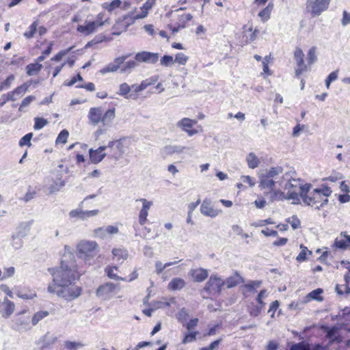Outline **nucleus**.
<instances>
[{
    "label": "nucleus",
    "mask_w": 350,
    "mask_h": 350,
    "mask_svg": "<svg viewBox=\"0 0 350 350\" xmlns=\"http://www.w3.org/2000/svg\"><path fill=\"white\" fill-rule=\"evenodd\" d=\"M52 275L53 282L51 285L59 286L69 284L70 282L78 280L84 273V271L79 270L75 260L66 261L62 259L60 267L56 269H49Z\"/></svg>",
    "instance_id": "f257e3e1"
},
{
    "label": "nucleus",
    "mask_w": 350,
    "mask_h": 350,
    "mask_svg": "<svg viewBox=\"0 0 350 350\" xmlns=\"http://www.w3.org/2000/svg\"><path fill=\"white\" fill-rule=\"evenodd\" d=\"M310 184H305L302 187L301 199L304 202L311 206L319 209L328 202L327 198L331 195L332 190L324 187L321 189H314L311 191Z\"/></svg>",
    "instance_id": "f03ea898"
},
{
    "label": "nucleus",
    "mask_w": 350,
    "mask_h": 350,
    "mask_svg": "<svg viewBox=\"0 0 350 350\" xmlns=\"http://www.w3.org/2000/svg\"><path fill=\"white\" fill-rule=\"evenodd\" d=\"M283 169L282 167H272L265 170L259 175V187L265 191H270L273 190L277 184L282 185L283 179H287V174H282Z\"/></svg>",
    "instance_id": "7ed1b4c3"
},
{
    "label": "nucleus",
    "mask_w": 350,
    "mask_h": 350,
    "mask_svg": "<svg viewBox=\"0 0 350 350\" xmlns=\"http://www.w3.org/2000/svg\"><path fill=\"white\" fill-rule=\"evenodd\" d=\"M47 291L50 293H55L59 297L70 301L78 298L82 292V288L73 282L69 284L59 286L49 285Z\"/></svg>",
    "instance_id": "20e7f679"
},
{
    "label": "nucleus",
    "mask_w": 350,
    "mask_h": 350,
    "mask_svg": "<svg viewBox=\"0 0 350 350\" xmlns=\"http://www.w3.org/2000/svg\"><path fill=\"white\" fill-rule=\"evenodd\" d=\"M79 258L86 259L94 257L98 252V246L96 242L93 241H81L77 247Z\"/></svg>",
    "instance_id": "39448f33"
},
{
    "label": "nucleus",
    "mask_w": 350,
    "mask_h": 350,
    "mask_svg": "<svg viewBox=\"0 0 350 350\" xmlns=\"http://www.w3.org/2000/svg\"><path fill=\"white\" fill-rule=\"evenodd\" d=\"M329 3L330 0H307L306 10L312 17L319 16L328 9Z\"/></svg>",
    "instance_id": "423d86ee"
},
{
    "label": "nucleus",
    "mask_w": 350,
    "mask_h": 350,
    "mask_svg": "<svg viewBox=\"0 0 350 350\" xmlns=\"http://www.w3.org/2000/svg\"><path fill=\"white\" fill-rule=\"evenodd\" d=\"M106 146L109 149V157L116 161L122 158L127 148L123 139L111 141Z\"/></svg>",
    "instance_id": "0eeeda50"
},
{
    "label": "nucleus",
    "mask_w": 350,
    "mask_h": 350,
    "mask_svg": "<svg viewBox=\"0 0 350 350\" xmlns=\"http://www.w3.org/2000/svg\"><path fill=\"white\" fill-rule=\"evenodd\" d=\"M120 291V285L112 282H107L100 285L96 290V296L103 300H109Z\"/></svg>",
    "instance_id": "6e6552de"
},
{
    "label": "nucleus",
    "mask_w": 350,
    "mask_h": 350,
    "mask_svg": "<svg viewBox=\"0 0 350 350\" xmlns=\"http://www.w3.org/2000/svg\"><path fill=\"white\" fill-rule=\"evenodd\" d=\"M30 320V317L25 315V312L18 313L12 320L13 328L19 332H27L31 328Z\"/></svg>",
    "instance_id": "1a4fd4ad"
},
{
    "label": "nucleus",
    "mask_w": 350,
    "mask_h": 350,
    "mask_svg": "<svg viewBox=\"0 0 350 350\" xmlns=\"http://www.w3.org/2000/svg\"><path fill=\"white\" fill-rule=\"evenodd\" d=\"M224 285H225L224 281L217 275H212L206 283L204 291L211 295L219 294Z\"/></svg>",
    "instance_id": "9d476101"
},
{
    "label": "nucleus",
    "mask_w": 350,
    "mask_h": 350,
    "mask_svg": "<svg viewBox=\"0 0 350 350\" xmlns=\"http://www.w3.org/2000/svg\"><path fill=\"white\" fill-rule=\"evenodd\" d=\"M197 124L196 120L184 118L176 123V126L185 132L188 136L191 137L198 133V130L193 129V126Z\"/></svg>",
    "instance_id": "9b49d317"
},
{
    "label": "nucleus",
    "mask_w": 350,
    "mask_h": 350,
    "mask_svg": "<svg viewBox=\"0 0 350 350\" xmlns=\"http://www.w3.org/2000/svg\"><path fill=\"white\" fill-rule=\"evenodd\" d=\"M200 213L206 216L211 218L216 217L221 211L214 207L211 199L205 198L200 206Z\"/></svg>",
    "instance_id": "f8f14e48"
},
{
    "label": "nucleus",
    "mask_w": 350,
    "mask_h": 350,
    "mask_svg": "<svg viewBox=\"0 0 350 350\" xmlns=\"http://www.w3.org/2000/svg\"><path fill=\"white\" fill-rule=\"evenodd\" d=\"M136 201H139L142 203V207L139 213L138 221L141 226H143L147 221V217L148 216V211L153 203L152 201H148L145 198L137 199Z\"/></svg>",
    "instance_id": "ddd939ff"
},
{
    "label": "nucleus",
    "mask_w": 350,
    "mask_h": 350,
    "mask_svg": "<svg viewBox=\"0 0 350 350\" xmlns=\"http://www.w3.org/2000/svg\"><path fill=\"white\" fill-rule=\"evenodd\" d=\"M129 55L118 57L114 59L113 62L108 64L105 67L100 70L102 74H106L107 72H116L121 64H123L124 61L129 57Z\"/></svg>",
    "instance_id": "4468645a"
},
{
    "label": "nucleus",
    "mask_w": 350,
    "mask_h": 350,
    "mask_svg": "<svg viewBox=\"0 0 350 350\" xmlns=\"http://www.w3.org/2000/svg\"><path fill=\"white\" fill-rule=\"evenodd\" d=\"M135 60L139 62L155 64L159 59V54L148 51H142L135 55Z\"/></svg>",
    "instance_id": "2eb2a0df"
},
{
    "label": "nucleus",
    "mask_w": 350,
    "mask_h": 350,
    "mask_svg": "<svg viewBox=\"0 0 350 350\" xmlns=\"http://www.w3.org/2000/svg\"><path fill=\"white\" fill-rule=\"evenodd\" d=\"M304 54L303 51L299 48H297L294 52V57L297 65V68L295 70V74L297 76H299L303 72L306 70L307 67L304 63Z\"/></svg>",
    "instance_id": "dca6fc26"
},
{
    "label": "nucleus",
    "mask_w": 350,
    "mask_h": 350,
    "mask_svg": "<svg viewBox=\"0 0 350 350\" xmlns=\"http://www.w3.org/2000/svg\"><path fill=\"white\" fill-rule=\"evenodd\" d=\"M106 149L107 146H100L96 150L90 149L89 154L91 162L94 164L100 163L106 156V153L104 152Z\"/></svg>",
    "instance_id": "f3484780"
},
{
    "label": "nucleus",
    "mask_w": 350,
    "mask_h": 350,
    "mask_svg": "<svg viewBox=\"0 0 350 350\" xmlns=\"http://www.w3.org/2000/svg\"><path fill=\"white\" fill-rule=\"evenodd\" d=\"M189 275L194 282H201L208 278V270L203 268L193 269L189 271Z\"/></svg>",
    "instance_id": "a211bd4d"
},
{
    "label": "nucleus",
    "mask_w": 350,
    "mask_h": 350,
    "mask_svg": "<svg viewBox=\"0 0 350 350\" xmlns=\"http://www.w3.org/2000/svg\"><path fill=\"white\" fill-rule=\"evenodd\" d=\"M334 245L342 250L350 248V236L347 235L346 232H342L340 237L335 239Z\"/></svg>",
    "instance_id": "6ab92c4d"
},
{
    "label": "nucleus",
    "mask_w": 350,
    "mask_h": 350,
    "mask_svg": "<svg viewBox=\"0 0 350 350\" xmlns=\"http://www.w3.org/2000/svg\"><path fill=\"white\" fill-rule=\"evenodd\" d=\"M103 111L100 107H92L88 113V118L92 124L97 125L100 122Z\"/></svg>",
    "instance_id": "aec40b11"
},
{
    "label": "nucleus",
    "mask_w": 350,
    "mask_h": 350,
    "mask_svg": "<svg viewBox=\"0 0 350 350\" xmlns=\"http://www.w3.org/2000/svg\"><path fill=\"white\" fill-rule=\"evenodd\" d=\"M98 213V210H92L83 211L80 209L72 210L69 215L71 217H79L81 219H85L88 217L96 215Z\"/></svg>",
    "instance_id": "412c9836"
},
{
    "label": "nucleus",
    "mask_w": 350,
    "mask_h": 350,
    "mask_svg": "<svg viewBox=\"0 0 350 350\" xmlns=\"http://www.w3.org/2000/svg\"><path fill=\"white\" fill-rule=\"evenodd\" d=\"M97 29L93 21H85L84 25H81L77 27V30L83 35L88 36L94 33Z\"/></svg>",
    "instance_id": "4be33fe9"
},
{
    "label": "nucleus",
    "mask_w": 350,
    "mask_h": 350,
    "mask_svg": "<svg viewBox=\"0 0 350 350\" xmlns=\"http://www.w3.org/2000/svg\"><path fill=\"white\" fill-rule=\"evenodd\" d=\"M29 88V85L27 83H23V85L17 87L14 90L8 93L9 95V98L12 101L16 100L25 94V93L27 91Z\"/></svg>",
    "instance_id": "5701e85b"
},
{
    "label": "nucleus",
    "mask_w": 350,
    "mask_h": 350,
    "mask_svg": "<svg viewBox=\"0 0 350 350\" xmlns=\"http://www.w3.org/2000/svg\"><path fill=\"white\" fill-rule=\"evenodd\" d=\"M115 111V108H112L107 110L104 113H103L100 120L103 126L109 127L112 126L113 121L116 117Z\"/></svg>",
    "instance_id": "b1692460"
},
{
    "label": "nucleus",
    "mask_w": 350,
    "mask_h": 350,
    "mask_svg": "<svg viewBox=\"0 0 350 350\" xmlns=\"http://www.w3.org/2000/svg\"><path fill=\"white\" fill-rule=\"evenodd\" d=\"M3 307L2 317L3 318H8L14 312L15 306L14 303L10 301L8 298H5L1 304Z\"/></svg>",
    "instance_id": "393cba45"
},
{
    "label": "nucleus",
    "mask_w": 350,
    "mask_h": 350,
    "mask_svg": "<svg viewBox=\"0 0 350 350\" xmlns=\"http://www.w3.org/2000/svg\"><path fill=\"white\" fill-rule=\"evenodd\" d=\"M187 148L179 145H167L162 149V153L165 155H172L174 154H181Z\"/></svg>",
    "instance_id": "a878e982"
},
{
    "label": "nucleus",
    "mask_w": 350,
    "mask_h": 350,
    "mask_svg": "<svg viewBox=\"0 0 350 350\" xmlns=\"http://www.w3.org/2000/svg\"><path fill=\"white\" fill-rule=\"evenodd\" d=\"M33 220L21 222L16 228V234L19 237H25L27 235L31 226L33 224Z\"/></svg>",
    "instance_id": "bb28decb"
},
{
    "label": "nucleus",
    "mask_w": 350,
    "mask_h": 350,
    "mask_svg": "<svg viewBox=\"0 0 350 350\" xmlns=\"http://www.w3.org/2000/svg\"><path fill=\"white\" fill-rule=\"evenodd\" d=\"M264 193L265 195L270 194V200L271 202L284 200L286 198V193L284 192L275 188L270 191H265Z\"/></svg>",
    "instance_id": "cd10ccee"
},
{
    "label": "nucleus",
    "mask_w": 350,
    "mask_h": 350,
    "mask_svg": "<svg viewBox=\"0 0 350 350\" xmlns=\"http://www.w3.org/2000/svg\"><path fill=\"white\" fill-rule=\"evenodd\" d=\"M185 286V280L180 278H175L172 279L168 284V288L173 291L180 290L183 288Z\"/></svg>",
    "instance_id": "c85d7f7f"
},
{
    "label": "nucleus",
    "mask_w": 350,
    "mask_h": 350,
    "mask_svg": "<svg viewBox=\"0 0 350 350\" xmlns=\"http://www.w3.org/2000/svg\"><path fill=\"white\" fill-rule=\"evenodd\" d=\"M246 161L248 167L250 169H255L258 167L260 161L258 157L254 153L250 152L246 157Z\"/></svg>",
    "instance_id": "c756f323"
},
{
    "label": "nucleus",
    "mask_w": 350,
    "mask_h": 350,
    "mask_svg": "<svg viewBox=\"0 0 350 350\" xmlns=\"http://www.w3.org/2000/svg\"><path fill=\"white\" fill-rule=\"evenodd\" d=\"M131 90V88L126 83H121L119 86L118 94L124 96L126 98H135V96H133V94L129 95V93Z\"/></svg>",
    "instance_id": "7c9ffc66"
},
{
    "label": "nucleus",
    "mask_w": 350,
    "mask_h": 350,
    "mask_svg": "<svg viewBox=\"0 0 350 350\" xmlns=\"http://www.w3.org/2000/svg\"><path fill=\"white\" fill-rule=\"evenodd\" d=\"M42 68V65L38 62L29 64L26 66L27 74L29 76L37 75Z\"/></svg>",
    "instance_id": "2f4dec72"
},
{
    "label": "nucleus",
    "mask_w": 350,
    "mask_h": 350,
    "mask_svg": "<svg viewBox=\"0 0 350 350\" xmlns=\"http://www.w3.org/2000/svg\"><path fill=\"white\" fill-rule=\"evenodd\" d=\"M112 254L117 260H124L129 256L128 251L124 248H115L112 250Z\"/></svg>",
    "instance_id": "473e14b6"
},
{
    "label": "nucleus",
    "mask_w": 350,
    "mask_h": 350,
    "mask_svg": "<svg viewBox=\"0 0 350 350\" xmlns=\"http://www.w3.org/2000/svg\"><path fill=\"white\" fill-rule=\"evenodd\" d=\"M49 312L46 310H40L36 312L31 318V325H36L40 321L48 317Z\"/></svg>",
    "instance_id": "72a5a7b5"
},
{
    "label": "nucleus",
    "mask_w": 350,
    "mask_h": 350,
    "mask_svg": "<svg viewBox=\"0 0 350 350\" xmlns=\"http://www.w3.org/2000/svg\"><path fill=\"white\" fill-rule=\"evenodd\" d=\"M285 197H286L285 200H292L293 204H299V201H300L299 197H301V196H300L299 191L297 189H294L292 191H288L286 193Z\"/></svg>",
    "instance_id": "f704fd0d"
},
{
    "label": "nucleus",
    "mask_w": 350,
    "mask_h": 350,
    "mask_svg": "<svg viewBox=\"0 0 350 350\" xmlns=\"http://www.w3.org/2000/svg\"><path fill=\"white\" fill-rule=\"evenodd\" d=\"M322 293H323V290L321 288H317L308 294L307 297H306V301H308L311 299L322 301L323 297L321 296V295Z\"/></svg>",
    "instance_id": "c9c22d12"
},
{
    "label": "nucleus",
    "mask_w": 350,
    "mask_h": 350,
    "mask_svg": "<svg viewBox=\"0 0 350 350\" xmlns=\"http://www.w3.org/2000/svg\"><path fill=\"white\" fill-rule=\"evenodd\" d=\"M22 238V237H19L16 234H14L12 235L11 245L14 250H20L21 248H22L23 245V241Z\"/></svg>",
    "instance_id": "e433bc0d"
},
{
    "label": "nucleus",
    "mask_w": 350,
    "mask_h": 350,
    "mask_svg": "<svg viewBox=\"0 0 350 350\" xmlns=\"http://www.w3.org/2000/svg\"><path fill=\"white\" fill-rule=\"evenodd\" d=\"M240 280L241 277L238 274H236L227 278V280L224 281V283L227 288H230L238 285L240 283Z\"/></svg>",
    "instance_id": "4c0bfd02"
},
{
    "label": "nucleus",
    "mask_w": 350,
    "mask_h": 350,
    "mask_svg": "<svg viewBox=\"0 0 350 350\" xmlns=\"http://www.w3.org/2000/svg\"><path fill=\"white\" fill-rule=\"evenodd\" d=\"M244 32V36L246 38V42H251L256 38L258 31L256 29L253 31L252 27H250L247 29H245Z\"/></svg>",
    "instance_id": "58836bf2"
},
{
    "label": "nucleus",
    "mask_w": 350,
    "mask_h": 350,
    "mask_svg": "<svg viewBox=\"0 0 350 350\" xmlns=\"http://www.w3.org/2000/svg\"><path fill=\"white\" fill-rule=\"evenodd\" d=\"M64 185L65 182L61 179L54 181L49 187L50 193H54L59 191L63 187H64Z\"/></svg>",
    "instance_id": "ea45409f"
},
{
    "label": "nucleus",
    "mask_w": 350,
    "mask_h": 350,
    "mask_svg": "<svg viewBox=\"0 0 350 350\" xmlns=\"http://www.w3.org/2000/svg\"><path fill=\"white\" fill-rule=\"evenodd\" d=\"M117 270V267H108L105 269V272L107 273V276L111 279L124 281V278L119 277L116 273H114V271Z\"/></svg>",
    "instance_id": "a19ab883"
},
{
    "label": "nucleus",
    "mask_w": 350,
    "mask_h": 350,
    "mask_svg": "<svg viewBox=\"0 0 350 350\" xmlns=\"http://www.w3.org/2000/svg\"><path fill=\"white\" fill-rule=\"evenodd\" d=\"M273 7V5L272 3H269L265 8L259 12L258 16L262 18L263 21H266L269 18Z\"/></svg>",
    "instance_id": "79ce46f5"
},
{
    "label": "nucleus",
    "mask_w": 350,
    "mask_h": 350,
    "mask_svg": "<svg viewBox=\"0 0 350 350\" xmlns=\"http://www.w3.org/2000/svg\"><path fill=\"white\" fill-rule=\"evenodd\" d=\"M178 262V261H174V262H167L165 264H163L161 261H157L155 262V269H156V273L157 274L159 275L162 273V271L167 267H170V266H172V265H176V263Z\"/></svg>",
    "instance_id": "37998d69"
},
{
    "label": "nucleus",
    "mask_w": 350,
    "mask_h": 350,
    "mask_svg": "<svg viewBox=\"0 0 350 350\" xmlns=\"http://www.w3.org/2000/svg\"><path fill=\"white\" fill-rule=\"evenodd\" d=\"M109 18H105V13H99L96 18V20L93 21L97 28L104 25L105 23H109Z\"/></svg>",
    "instance_id": "c03bdc74"
},
{
    "label": "nucleus",
    "mask_w": 350,
    "mask_h": 350,
    "mask_svg": "<svg viewBox=\"0 0 350 350\" xmlns=\"http://www.w3.org/2000/svg\"><path fill=\"white\" fill-rule=\"evenodd\" d=\"M300 249H301V252L299 254V255L297 256L296 260L298 262H303V261H305L306 260V254H307V253L308 252L309 254H311L312 252L309 251L308 250V248L306 246H304V245H302V244L300 245Z\"/></svg>",
    "instance_id": "a18cd8bd"
},
{
    "label": "nucleus",
    "mask_w": 350,
    "mask_h": 350,
    "mask_svg": "<svg viewBox=\"0 0 350 350\" xmlns=\"http://www.w3.org/2000/svg\"><path fill=\"white\" fill-rule=\"evenodd\" d=\"M287 179H283V182L284 180H289L292 184L294 185L295 189H297L299 191L300 196L301 197L302 187L304 185H301L299 179L290 178V174L286 173Z\"/></svg>",
    "instance_id": "49530a36"
},
{
    "label": "nucleus",
    "mask_w": 350,
    "mask_h": 350,
    "mask_svg": "<svg viewBox=\"0 0 350 350\" xmlns=\"http://www.w3.org/2000/svg\"><path fill=\"white\" fill-rule=\"evenodd\" d=\"M157 79H158V77L154 76V77H150L148 79H146L142 81L139 85L141 87V90H142V91H143L145 89H146L148 86L154 84L156 83V81H157Z\"/></svg>",
    "instance_id": "de8ad7c7"
},
{
    "label": "nucleus",
    "mask_w": 350,
    "mask_h": 350,
    "mask_svg": "<svg viewBox=\"0 0 350 350\" xmlns=\"http://www.w3.org/2000/svg\"><path fill=\"white\" fill-rule=\"evenodd\" d=\"M34 121L33 128L35 130H40L49 123L47 120L39 117L35 118Z\"/></svg>",
    "instance_id": "09e8293b"
},
{
    "label": "nucleus",
    "mask_w": 350,
    "mask_h": 350,
    "mask_svg": "<svg viewBox=\"0 0 350 350\" xmlns=\"http://www.w3.org/2000/svg\"><path fill=\"white\" fill-rule=\"evenodd\" d=\"M308 62L309 64H312L314 63L317 58V47L312 46L311 47L308 52Z\"/></svg>",
    "instance_id": "8fccbe9b"
},
{
    "label": "nucleus",
    "mask_w": 350,
    "mask_h": 350,
    "mask_svg": "<svg viewBox=\"0 0 350 350\" xmlns=\"http://www.w3.org/2000/svg\"><path fill=\"white\" fill-rule=\"evenodd\" d=\"M137 62L134 60H130L124 64L121 68L122 72H128L137 66Z\"/></svg>",
    "instance_id": "3c124183"
},
{
    "label": "nucleus",
    "mask_w": 350,
    "mask_h": 350,
    "mask_svg": "<svg viewBox=\"0 0 350 350\" xmlns=\"http://www.w3.org/2000/svg\"><path fill=\"white\" fill-rule=\"evenodd\" d=\"M17 296L23 299H32L36 297V293L33 291H29L28 293L18 291Z\"/></svg>",
    "instance_id": "603ef678"
},
{
    "label": "nucleus",
    "mask_w": 350,
    "mask_h": 350,
    "mask_svg": "<svg viewBox=\"0 0 350 350\" xmlns=\"http://www.w3.org/2000/svg\"><path fill=\"white\" fill-rule=\"evenodd\" d=\"M65 347L70 350H77L79 348H81L84 346V345L81 342H72V341H66L65 342Z\"/></svg>",
    "instance_id": "864d4df0"
},
{
    "label": "nucleus",
    "mask_w": 350,
    "mask_h": 350,
    "mask_svg": "<svg viewBox=\"0 0 350 350\" xmlns=\"http://www.w3.org/2000/svg\"><path fill=\"white\" fill-rule=\"evenodd\" d=\"M121 4V1L120 0H113L112 1L111 3H105L103 5V7L107 10L109 12H111L113 11L114 9L120 7Z\"/></svg>",
    "instance_id": "5fc2aeb1"
},
{
    "label": "nucleus",
    "mask_w": 350,
    "mask_h": 350,
    "mask_svg": "<svg viewBox=\"0 0 350 350\" xmlns=\"http://www.w3.org/2000/svg\"><path fill=\"white\" fill-rule=\"evenodd\" d=\"M38 27V23L34 21L29 27V30L24 33V36L27 38H31L33 37Z\"/></svg>",
    "instance_id": "6e6d98bb"
},
{
    "label": "nucleus",
    "mask_w": 350,
    "mask_h": 350,
    "mask_svg": "<svg viewBox=\"0 0 350 350\" xmlns=\"http://www.w3.org/2000/svg\"><path fill=\"white\" fill-rule=\"evenodd\" d=\"M33 133H29L26 134L25 136H23L19 141V146H27L28 147H30L31 146V139L32 138Z\"/></svg>",
    "instance_id": "4d7b16f0"
},
{
    "label": "nucleus",
    "mask_w": 350,
    "mask_h": 350,
    "mask_svg": "<svg viewBox=\"0 0 350 350\" xmlns=\"http://www.w3.org/2000/svg\"><path fill=\"white\" fill-rule=\"evenodd\" d=\"M69 135L68 131L66 129L62 130L58 135L56 143L66 144L68 137Z\"/></svg>",
    "instance_id": "13d9d810"
},
{
    "label": "nucleus",
    "mask_w": 350,
    "mask_h": 350,
    "mask_svg": "<svg viewBox=\"0 0 350 350\" xmlns=\"http://www.w3.org/2000/svg\"><path fill=\"white\" fill-rule=\"evenodd\" d=\"M198 334V332H189L188 334H186L182 342L183 344H187L195 341Z\"/></svg>",
    "instance_id": "bf43d9fd"
},
{
    "label": "nucleus",
    "mask_w": 350,
    "mask_h": 350,
    "mask_svg": "<svg viewBox=\"0 0 350 350\" xmlns=\"http://www.w3.org/2000/svg\"><path fill=\"white\" fill-rule=\"evenodd\" d=\"M188 59V57L186 56L184 53H178L175 56L174 62H176L180 65H185L187 63Z\"/></svg>",
    "instance_id": "052dcab7"
},
{
    "label": "nucleus",
    "mask_w": 350,
    "mask_h": 350,
    "mask_svg": "<svg viewBox=\"0 0 350 350\" xmlns=\"http://www.w3.org/2000/svg\"><path fill=\"white\" fill-rule=\"evenodd\" d=\"M287 221L291 224L292 228L295 230L300 227V221L296 216H293L288 219Z\"/></svg>",
    "instance_id": "680f3d73"
},
{
    "label": "nucleus",
    "mask_w": 350,
    "mask_h": 350,
    "mask_svg": "<svg viewBox=\"0 0 350 350\" xmlns=\"http://www.w3.org/2000/svg\"><path fill=\"white\" fill-rule=\"evenodd\" d=\"M174 63V60L173 59V57L170 55H164L161 59V64L164 66H169Z\"/></svg>",
    "instance_id": "e2e57ef3"
},
{
    "label": "nucleus",
    "mask_w": 350,
    "mask_h": 350,
    "mask_svg": "<svg viewBox=\"0 0 350 350\" xmlns=\"http://www.w3.org/2000/svg\"><path fill=\"white\" fill-rule=\"evenodd\" d=\"M193 16L191 14H182L179 16L178 23L180 25H184L185 26L186 23L190 21L192 19Z\"/></svg>",
    "instance_id": "0e129e2a"
},
{
    "label": "nucleus",
    "mask_w": 350,
    "mask_h": 350,
    "mask_svg": "<svg viewBox=\"0 0 350 350\" xmlns=\"http://www.w3.org/2000/svg\"><path fill=\"white\" fill-rule=\"evenodd\" d=\"M36 99L35 96H28L26 98H25L21 104V106L19 107V110L21 111L23 107H25L28 106L32 101H33Z\"/></svg>",
    "instance_id": "69168bd1"
},
{
    "label": "nucleus",
    "mask_w": 350,
    "mask_h": 350,
    "mask_svg": "<svg viewBox=\"0 0 350 350\" xmlns=\"http://www.w3.org/2000/svg\"><path fill=\"white\" fill-rule=\"evenodd\" d=\"M105 228L104 227H100V228H98L94 230V235L96 237H99V238H101V239H103L106 237V235L107 234V232Z\"/></svg>",
    "instance_id": "338daca9"
},
{
    "label": "nucleus",
    "mask_w": 350,
    "mask_h": 350,
    "mask_svg": "<svg viewBox=\"0 0 350 350\" xmlns=\"http://www.w3.org/2000/svg\"><path fill=\"white\" fill-rule=\"evenodd\" d=\"M241 180L244 183H247L250 187H254L256 184L255 179L250 176H242Z\"/></svg>",
    "instance_id": "774afa93"
}]
</instances>
